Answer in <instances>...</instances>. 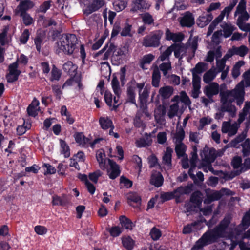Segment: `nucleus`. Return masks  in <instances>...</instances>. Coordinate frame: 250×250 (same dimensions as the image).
I'll return each instance as SVG.
<instances>
[{"label": "nucleus", "mask_w": 250, "mask_h": 250, "mask_svg": "<svg viewBox=\"0 0 250 250\" xmlns=\"http://www.w3.org/2000/svg\"><path fill=\"white\" fill-rule=\"evenodd\" d=\"M245 90L242 88V83H239L232 90H226L220 92L222 109L227 111L229 116L234 117L236 113V108L232 103L236 101L238 105H241L244 101Z\"/></svg>", "instance_id": "nucleus-1"}, {"label": "nucleus", "mask_w": 250, "mask_h": 250, "mask_svg": "<svg viewBox=\"0 0 250 250\" xmlns=\"http://www.w3.org/2000/svg\"><path fill=\"white\" fill-rule=\"evenodd\" d=\"M171 102L173 103L169 105L167 110V116L170 119L179 114L181 115L187 106L191 110V102L185 91H181L179 95L174 96Z\"/></svg>", "instance_id": "nucleus-2"}, {"label": "nucleus", "mask_w": 250, "mask_h": 250, "mask_svg": "<svg viewBox=\"0 0 250 250\" xmlns=\"http://www.w3.org/2000/svg\"><path fill=\"white\" fill-rule=\"evenodd\" d=\"M229 218H226L221 223V228H216L212 230L206 232L202 237L197 241L191 250H198L204 246L214 242L220 236L222 229L227 227L229 223Z\"/></svg>", "instance_id": "nucleus-3"}, {"label": "nucleus", "mask_w": 250, "mask_h": 250, "mask_svg": "<svg viewBox=\"0 0 250 250\" xmlns=\"http://www.w3.org/2000/svg\"><path fill=\"white\" fill-rule=\"evenodd\" d=\"M77 41V38L73 34L63 35L57 42L58 52L72 54L75 48Z\"/></svg>", "instance_id": "nucleus-4"}, {"label": "nucleus", "mask_w": 250, "mask_h": 250, "mask_svg": "<svg viewBox=\"0 0 250 250\" xmlns=\"http://www.w3.org/2000/svg\"><path fill=\"white\" fill-rule=\"evenodd\" d=\"M206 64L204 63H198L195 67L191 70L192 74V86L193 90L192 91L191 96L194 98L198 97L200 93L201 88V78L198 74H201L206 70Z\"/></svg>", "instance_id": "nucleus-5"}, {"label": "nucleus", "mask_w": 250, "mask_h": 250, "mask_svg": "<svg viewBox=\"0 0 250 250\" xmlns=\"http://www.w3.org/2000/svg\"><path fill=\"white\" fill-rule=\"evenodd\" d=\"M247 113L250 114L249 118L250 120V108H248L246 111L243 108V112L239 114V118L237 122L232 124H230V121H225L222 123L221 130L224 133H228L229 136H233L237 132L238 129L240 127V125L242 123L245 118Z\"/></svg>", "instance_id": "nucleus-6"}, {"label": "nucleus", "mask_w": 250, "mask_h": 250, "mask_svg": "<svg viewBox=\"0 0 250 250\" xmlns=\"http://www.w3.org/2000/svg\"><path fill=\"white\" fill-rule=\"evenodd\" d=\"M238 2V0H233L229 5L225 7V9L221 12V14L215 18L212 22L210 24L208 28V31L207 32V36H208L211 34L213 30L215 29L216 25L223 20L225 16H228L234 7Z\"/></svg>", "instance_id": "nucleus-7"}, {"label": "nucleus", "mask_w": 250, "mask_h": 250, "mask_svg": "<svg viewBox=\"0 0 250 250\" xmlns=\"http://www.w3.org/2000/svg\"><path fill=\"white\" fill-rule=\"evenodd\" d=\"M162 35V31H158L152 35L145 37L143 40V45L146 47L158 46Z\"/></svg>", "instance_id": "nucleus-8"}, {"label": "nucleus", "mask_w": 250, "mask_h": 250, "mask_svg": "<svg viewBox=\"0 0 250 250\" xmlns=\"http://www.w3.org/2000/svg\"><path fill=\"white\" fill-rule=\"evenodd\" d=\"M115 47L113 44H110L108 47L104 55L103 59L107 60L112 54L117 57H122L126 55L128 53V50L125 46L115 50Z\"/></svg>", "instance_id": "nucleus-9"}, {"label": "nucleus", "mask_w": 250, "mask_h": 250, "mask_svg": "<svg viewBox=\"0 0 250 250\" xmlns=\"http://www.w3.org/2000/svg\"><path fill=\"white\" fill-rule=\"evenodd\" d=\"M108 166L107 168V175L111 179H114L119 176L120 170L119 166L112 160H108Z\"/></svg>", "instance_id": "nucleus-10"}, {"label": "nucleus", "mask_w": 250, "mask_h": 250, "mask_svg": "<svg viewBox=\"0 0 250 250\" xmlns=\"http://www.w3.org/2000/svg\"><path fill=\"white\" fill-rule=\"evenodd\" d=\"M150 4L146 0H133L130 11L133 12L148 9Z\"/></svg>", "instance_id": "nucleus-11"}, {"label": "nucleus", "mask_w": 250, "mask_h": 250, "mask_svg": "<svg viewBox=\"0 0 250 250\" xmlns=\"http://www.w3.org/2000/svg\"><path fill=\"white\" fill-rule=\"evenodd\" d=\"M165 108L163 105H158L154 110V117L156 122L161 125L165 124Z\"/></svg>", "instance_id": "nucleus-12"}, {"label": "nucleus", "mask_w": 250, "mask_h": 250, "mask_svg": "<svg viewBox=\"0 0 250 250\" xmlns=\"http://www.w3.org/2000/svg\"><path fill=\"white\" fill-rule=\"evenodd\" d=\"M239 17L237 21V24L240 29L244 31H250V24H245L244 21H247L249 18L248 13L246 12L238 14Z\"/></svg>", "instance_id": "nucleus-13"}, {"label": "nucleus", "mask_w": 250, "mask_h": 250, "mask_svg": "<svg viewBox=\"0 0 250 250\" xmlns=\"http://www.w3.org/2000/svg\"><path fill=\"white\" fill-rule=\"evenodd\" d=\"M96 156L99 167L103 170H105L108 165V160L110 159L106 158L104 151L103 149L98 150Z\"/></svg>", "instance_id": "nucleus-14"}, {"label": "nucleus", "mask_w": 250, "mask_h": 250, "mask_svg": "<svg viewBox=\"0 0 250 250\" xmlns=\"http://www.w3.org/2000/svg\"><path fill=\"white\" fill-rule=\"evenodd\" d=\"M242 153L244 157L250 155V139H246L242 144ZM244 165L247 168H250V158H246Z\"/></svg>", "instance_id": "nucleus-15"}, {"label": "nucleus", "mask_w": 250, "mask_h": 250, "mask_svg": "<svg viewBox=\"0 0 250 250\" xmlns=\"http://www.w3.org/2000/svg\"><path fill=\"white\" fill-rule=\"evenodd\" d=\"M219 91V85L216 83H212L207 85L204 90V92L208 98H211L213 96L218 94Z\"/></svg>", "instance_id": "nucleus-16"}, {"label": "nucleus", "mask_w": 250, "mask_h": 250, "mask_svg": "<svg viewBox=\"0 0 250 250\" xmlns=\"http://www.w3.org/2000/svg\"><path fill=\"white\" fill-rule=\"evenodd\" d=\"M17 67L18 65L16 62L10 65L9 67V73L6 76L8 82L12 83L18 79L20 72L17 70Z\"/></svg>", "instance_id": "nucleus-17"}, {"label": "nucleus", "mask_w": 250, "mask_h": 250, "mask_svg": "<svg viewBox=\"0 0 250 250\" xmlns=\"http://www.w3.org/2000/svg\"><path fill=\"white\" fill-rule=\"evenodd\" d=\"M70 202L69 198L65 194L62 196L54 195L52 197V204L53 206H66Z\"/></svg>", "instance_id": "nucleus-18"}, {"label": "nucleus", "mask_w": 250, "mask_h": 250, "mask_svg": "<svg viewBox=\"0 0 250 250\" xmlns=\"http://www.w3.org/2000/svg\"><path fill=\"white\" fill-rule=\"evenodd\" d=\"M104 0H91L86 9L87 14H90L102 8L105 4Z\"/></svg>", "instance_id": "nucleus-19"}, {"label": "nucleus", "mask_w": 250, "mask_h": 250, "mask_svg": "<svg viewBox=\"0 0 250 250\" xmlns=\"http://www.w3.org/2000/svg\"><path fill=\"white\" fill-rule=\"evenodd\" d=\"M180 22L182 26L191 27L194 23V18L191 13L186 12Z\"/></svg>", "instance_id": "nucleus-20"}, {"label": "nucleus", "mask_w": 250, "mask_h": 250, "mask_svg": "<svg viewBox=\"0 0 250 250\" xmlns=\"http://www.w3.org/2000/svg\"><path fill=\"white\" fill-rule=\"evenodd\" d=\"M174 89L172 86H164L159 89L158 96L163 100L167 99L172 95Z\"/></svg>", "instance_id": "nucleus-21"}, {"label": "nucleus", "mask_w": 250, "mask_h": 250, "mask_svg": "<svg viewBox=\"0 0 250 250\" xmlns=\"http://www.w3.org/2000/svg\"><path fill=\"white\" fill-rule=\"evenodd\" d=\"M250 224V209L247 212L242 220L241 224L237 228L238 234L239 235L241 232L248 228Z\"/></svg>", "instance_id": "nucleus-22"}, {"label": "nucleus", "mask_w": 250, "mask_h": 250, "mask_svg": "<svg viewBox=\"0 0 250 250\" xmlns=\"http://www.w3.org/2000/svg\"><path fill=\"white\" fill-rule=\"evenodd\" d=\"M184 38V35L181 33H172L168 29L166 31V39L168 41L172 40L173 42H181Z\"/></svg>", "instance_id": "nucleus-23"}, {"label": "nucleus", "mask_w": 250, "mask_h": 250, "mask_svg": "<svg viewBox=\"0 0 250 250\" xmlns=\"http://www.w3.org/2000/svg\"><path fill=\"white\" fill-rule=\"evenodd\" d=\"M213 17L211 14L203 13L197 20V24L201 27H204L208 25L212 20Z\"/></svg>", "instance_id": "nucleus-24"}, {"label": "nucleus", "mask_w": 250, "mask_h": 250, "mask_svg": "<svg viewBox=\"0 0 250 250\" xmlns=\"http://www.w3.org/2000/svg\"><path fill=\"white\" fill-rule=\"evenodd\" d=\"M172 46H173V51L175 57L180 59L186 55L187 47L184 45L174 44L172 45Z\"/></svg>", "instance_id": "nucleus-25"}, {"label": "nucleus", "mask_w": 250, "mask_h": 250, "mask_svg": "<svg viewBox=\"0 0 250 250\" xmlns=\"http://www.w3.org/2000/svg\"><path fill=\"white\" fill-rule=\"evenodd\" d=\"M150 183L156 187H161L163 183V178L159 172H153L151 175Z\"/></svg>", "instance_id": "nucleus-26"}, {"label": "nucleus", "mask_w": 250, "mask_h": 250, "mask_svg": "<svg viewBox=\"0 0 250 250\" xmlns=\"http://www.w3.org/2000/svg\"><path fill=\"white\" fill-rule=\"evenodd\" d=\"M205 150H204L200 154L202 160L205 162L212 163L218 156H220L214 148H211L209 150L208 156L205 154Z\"/></svg>", "instance_id": "nucleus-27"}, {"label": "nucleus", "mask_w": 250, "mask_h": 250, "mask_svg": "<svg viewBox=\"0 0 250 250\" xmlns=\"http://www.w3.org/2000/svg\"><path fill=\"white\" fill-rule=\"evenodd\" d=\"M39 101L37 100L36 99L34 98L31 103V104L29 105L27 108V111L28 114L30 116L35 117L38 114V112L40 110L39 105Z\"/></svg>", "instance_id": "nucleus-28"}, {"label": "nucleus", "mask_w": 250, "mask_h": 250, "mask_svg": "<svg viewBox=\"0 0 250 250\" xmlns=\"http://www.w3.org/2000/svg\"><path fill=\"white\" fill-rule=\"evenodd\" d=\"M99 122L101 128L104 130H107L109 128L113 129L114 128L112 121L107 117H100Z\"/></svg>", "instance_id": "nucleus-29"}, {"label": "nucleus", "mask_w": 250, "mask_h": 250, "mask_svg": "<svg viewBox=\"0 0 250 250\" xmlns=\"http://www.w3.org/2000/svg\"><path fill=\"white\" fill-rule=\"evenodd\" d=\"M217 74L215 68H211L204 74L203 78V81L206 83H208L215 79Z\"/></svg>", "instance_id": "nucleus-30"}, {"label": "nucleus", "mask_w": 250, "mask_h": 250, "mask_svg": "<svg viewBox=\"0 0 250 250\" xmlns=\"http://www.w3.org/2000/svg\"><path fill=\"white\" fill-rule=\"evenodd\" d=\"M202 201V195L200 192L196 191L194 192L190 198V203L194 206V208H199Z\"/></svg>", "instance_id": "nucleus-31"}, {"label": "nucleus", "mask_w": 250, "mask_h": 250, "mask_svg": "<svg viewBox=\"0 0 250 250\" xmlns=\"http://www.w3.org/2000/svg\"><path fill=\"white\" fill-rule=\"evenodd\" d=\"M34 5V4L33 2L30 0H25L21 1L18 6L19 12L26 13L27 10L32 8Z\"/></svg>", "instance_id": "nucleus-32"}, {"label": "nucleus", "mask_w": 250, "mask_h": 250, "mask_svg": "<svg viewBox=\"0 0 250 250\" xmlns=\"http://www.w3.org/2000/svg\"><path fill=\"white\" fill-rule=\"evenodd\" d=\"M63 69L66 73L73 75L76 72L77 66L73 64L72 62L68 61L63 64Z\"/></svg>", "instance_id": "nucleus-33"}, {"label": "nucleus", "mask_w": 250, "mask_h": 250, "mask_svg": "<svg viewBox=\"0 0 250 250\" xmlns=\"http://www.w3.org/2000/svg\"><path fill=\"white\" fill-rule=\"evenodd\" d=\"M191 155L192 157L190 160V168L189 170L188 174L192 179H194L195 178V175L193 174V170L196 167V164L198 157L197 154L191 153Z\"/></svg>", "instance_id": "nucleus-34"}, {"label": "nucleus", "mask_w": 250, "mask_h": 250, "mask_svg": "<svg viewBox=\"0 0 250 250\" xmlns=\"http://www.w3.org/2000/svg\"><path fill=\"white\" fill-rule=\"evenodd\" d=\"M135 91L136 88H135L134 85L131 83H130L128 85L127 90L128 101L133 104H135Z\"/></svg>", "instance_id": "nucleus-35"}, {"label": "nucleus", "mask_w": 250, "mask_h": 250, "mask_svg": "<svg viewBox=\"0 0 250 250\" xmlns=\"http://www.w3.org/2000/svg\"><path fill=\"white\" fill-rule=\"evenodd\" d=\"M221 27L223 31V36L225 38L229 37L235 29L234 26L230 23H223Z\"/></svg>", "instance_id": "nucleus-36"}, {"label": "nucleus", "mask_w": 250, "mask_h": 250, "mask_svg": "<svg viewBox=\"0 0 250 250\" xmlns=\"http://www.w3.org/2000/svg\"><path fill=\"white\" fill-rule=\"evenodd\" d=\"M244 64L243 61H239L233 66L231 70V75L233 78H237L240 75V68Z\"/></svg>", "instance_id": "nucleus-37"}, {"label": "nucleus", "mask_w": 250, "mask_h": 250, "mask_svg": "<svg viewBox=\"0 0 250 250\" xmlns=\"http://www.w3.org/2000/svg\"><path fill=\"white\" fill-rule=\"evenodd\" d=\"M173 150L169 147L166 148L164 155L163 157V162L168 167H170L171 162V155Z\"/></svg>", "instance_id": "nucleus-38"}, {"label": "nucleus", "mask_w": 250, "mask_h": 250, "mask_svg": "<svg viewBox=\"0 0 250 250\" xmlns=\"http://www.w3.org/2000/svg\"><path fill=\"white\" fill-rule=\"evenodd\" d=\"M123 246L127 250H131L134 246V241L129 236H124L122 238Z\"/></svg>", "instance_id": "nucleus-39"}, {"label": "nucleus", "mask_w": 250, "mask_h": 250, "mask_svg": "<svg viewBox=\"0 0 250 250\" xmlns=\"http://www.w3.org/2000/svg\"><path fill=\"white\" fill-rule=\"evenodd\" d=\"M184 137L185 131L184 129L181 127H177L174 137L175 143H182Z\"/></svg>", "instance_id": "nucleus-40"}, {"label": "nucleus", "mask_w": 250, "mask_h": 250, "mask_svg": "<svg viewBox=\"0 0 250 250\" xmlns=\"http://www.w3.org/2000/svg\"><path fill=\"white\" fill-rule=\"evenodd\" d=\"M232 48L234 54L242 57H244L249 50L248 47L245 45H241L240 47H233Z\"/></svg>", "instance_id": "nucleus-41"}, {"label": "nucleus", "mask_w": 250, "mask_h": 250, "mask_svg": "<svg viewBox=\"0 0 250 250\" xmlns=\"http://www.w3.org/2000/svg\"><path fill=\"white\" fill-rule=\"evenodd\" d=\"M111 85L115 94L117 96H119L121 93V89L119 81L116 77H113L111 81Z\"/></svg>", "instance_id": "nucleus-42"}, {"label": "nucleus", "mask_w": 250, "mask_h": 250, "mask_svg": "<svg viewBox=\"0 0 250 250\" xmlns=\"http://www.w3.org/2000/svg\"><path fill=\"white\" fill-rule=\"evenodd\" d=\"M120 223L122 226L127 229H132L133 227L132 222L125 216H122L120 218Z\"/></svg>", "instance_id": "nucleus-43"}, {"label": "nucleus", "mask_w": 250, "mask_h": 250, "mask_svg": "<svg viewBox=\"0 0 250 250\" xmlns=\"http://www.w3.org/2000/svg\"><path fill=\"white\" fill-rule=\"evenodd\" d=\"M160 79V74L158 68L154 69L152 74V84L154 87H158Z\"/></svg>", "instance_id": "nucleus-44"}, {"label": "nucleus", "mask_w": 250, "mask_h": 250, "mask_svg": "<svg viewBox=\"0 0 250 250\" xmlns=\"http://www.w3.org/2000/svg\"><path fill=\"white\" fill-rule=\"evenodd\" d=\"M61 149L60 151L62 154L64 155L65 157H68L70 156V150L68 146L66 143L61 140L60 141Z\"/></svg>", "instance_id": "nucleus-45"}, {"label": "nucleus", "mask_w": 250, "mask_h": 250, "mask_svg": "<svg viewBox=\"0 0 250 250\" xmlns=\"http://www.w3.org/2000/svg\"><path fill=\"white\" fill-rule=\"evenodd\" d=\"M74 138L77 143L80 145L83 146L88 142V139L84 137L82 133H76L74 135Z\"/></svg>", "instance_id": "nucleus-46"}, {"label": "nucleus", "mask_w": 250, "mask_h": 250, "mask_svg": "<svg viewBox=\"0 0 250 250\" xmlns=\"http://www.w3.org/2000/svg\"><path fill=\"white\" fill-rule=\"evenodd\" d=\"M152 142L150 138L147 137L146 139L141 138L136 142V145L138 147H145L149 146Z\"/></svg>", "instance_id": "nucleus-47"}, {"label": "nucleus", "mask_w": 250, "mask_h": 250, "mask_svg": "<svg viewBox=\"0 0 250 250\" xmlns=\"http://www.w3.org/2000/svg\"><path fill=\"white\" fill-rule=\"evenodd\" d=\"M149 235L151 238L154 241H156L162 236L161 231L156 227H153L150 230Z\"/></svg>", "instance_id": "nucleus-48"}, {"label": "nucleus", "mask_w": 250, "mask_h": 250, "mask_svg": "<svg viewBox=\"0 0 250 250\" xmlns=\"http://www.w3.org/2000/svg\"><path fill=\"white\" fill-rule=\"evenodd\" d=\"M212 121L211 118L209 116L201 118L199 122L198 129L202 130L206 125L210 124Z\"/></svg>", "instance_id": "nucleus-49"}, {"label": "nucleus", "mask_w": 250, "mask_h": 250, "mask_svg": "<svg viewBox=\"0 0 250 250\" xmlns=\"http://www.w3.org/2000/svg\"><path fill=\"white\" fill-rule=\"evenodd\" d=\"M221 197V192L220 191H214L208 194V198L205 200L204 202H208L214 200L219 199Z\"/></svg>", "instance_id": "nucleus-50"}, {"label": "nucleus", "mask_w": 250, "mask_h": 250, "mask_svg": "<svg viewBox=\"0 0 250 250\" xmlns=\"http://www.w3.org/2000/svg\"><path fill=\"white\" fill-rule=\"evenodd\" d=\"M186 149V146L183 143H175V151L179 157L184 155Z\"/></svg>", "instance_id": "nucleus-51"}, {"label": "nucleus", "mask_w": 250, "mask_h": 250, "mask_svg": "<svg viewBox=\"0 0 250 250\" xmlns=\"http://www.w3.org/2000/svg\"><path fill=\"white\" fill-rule=\"evenodd\" d=\"M20 16L22 19L24 24L26 25H29L34 22L33 18L27 13H20Z\"/></svg>", "instance_id": "nucleus-52"}, {"label": "nucleus", "mask_w": 250, "mask_h": 250, "mask_svg": "<svg viewBox=\"0 0 250 250\" xmlns=\"http://www.w3.org/2000/svg\"><path fill=\"white\" fill-rule=\"evenodd\" d=\"M143 22L146 24L151 25L154 22L153 16L149 13H145L142 15Z\"/></svg>", "instance_id": "nucleus-53"}, {"label": "nucleus", "mask_w": 250, "mask_h": 250, "mask_svg": "<svg viewBox=\"0 0 250 250\" xmlns=\"http://www.w3.org/2000/svg\"><path fill=\"white\" fill-rule=\"evenodd\" d=\"M226 61H225L223 59H216V67L215 69H216V72H217V73H220L221 71H222V70L226 69Z\"/></svg>", "instance_id": "nucleus-54"}, {"label": "nucleus", "mask_w": 250, "mask_h": 250, "mask_svg": "<svg viewBox=\"0 0 250 250\" xmlns=\"http://www.w3.org/2000/svg\"><path fill=\"white\" fill-rule=\"evenodd\" d=\"M198 168H202L204 171L205 172H208V171H210L212 173H215L211 166V163L208 162H205L203 161L201 166H199Z\"/></svg>", "instance_id": "nucleus-55"}, {"label": "nucleus", "mask_w": 250, "mask_h": 250, "mask_svg": "<svg viewBox=\"0 0 250 250\" xmlns=\"http://www.w3.org/2000/svg\"><path fill=\"white\" fill-rule=\"evenodd\" d=\"M172 45L168 47L159 57V59L161 61H164L168 58L173 51Z\"/></svg>", "instance_id": "nucleus-56"}, {"label": "nucleus", "mask_w": 250, "mask_h": 250, "mask_svg": "<svg viewBox=\"0 0 250 250\" xmlns=\"http://www.w3.org/2000/svg\"><path fill=\"white\" fill-rule=\"evenodd\" d=\"M246 12H247L246 11V3L244 0H242L237 7L235 16H236L239 14L243 13Z\"/></svg>", "instance_id": "nucleus-57"}, {"label": "nucleus", "mask_w": 250, "mask_h": 250, "mask_svg": "<svg viewBox=\"0 0 250 250\" xmlns=\"http://www.w3.org/2000/svg\"><path fill=\"white\" fill-rule=\"evenodd\" d=\"M35 232L40 235H43L47 233L48 231L47 229L43 226L38 225L34 227Z\"/></svg>", "instance_id": "nucleus-58"}, {"label": "nucleus", "mask_w": 250, "mask_h": 250, "mask_svg": "<svg viewBox=\"0 0 250 250\" xmlns=\"http://www.w3.org/2000/svg\"><path fill=\"white\" fill-rule=\"evenodd\" d=\"M154 58V56L151 54H148L144 56L141 61L142 67L144 68L145 64H149Z\"/></svg>", "instance_id": "nucleus-59"}, {"label": "nucleus", "mask_w": 250, "mask_h": 250, "mask_svg": "<svg viewBox=\"0 0 250 250\" xmlns=\"http://www.w3.org/2000/svg\"><path fill=\"white\" fill-rule=\"evenodd\" d=\"M198 39L196 37L190 38L188 41V44L192 50L193 53L195 52V50L197 48L198 45Z\"/></svg>", "instance_id": "nucleus-60"}, {"label": "nucleus", "mask_w": 250, "mask_h": 250, "mask_svg": "<svg viewBox=\"0 0 250 250\" xmlns=\"http://www.w3.org/2000/svg\"><path fill=\"white\" fill-rule=\"evenodd\" d=\"M171 63L169 62L163 63L159 66L160 69L162 71L164 75L166 76L168 71L171 69Z\"/></svg>", "instance_id": "nucleus-61"}, {"label": "nucleus", "mask_w": 250, "mask_h": 250, "mask_svg": "<svg viewBox=\"0 0 250 250\" xmlns=\"http://www.w3.org/2000/svg\"><path fill=\"white\" fill-rule=\"evenodd\" d=\"M173 198H179L182 194H186L187 190L185 188L180 187L176 190L172 191Z\"/></svg>", "instance_id": "nucleus-62"}, {"label": "nucleus", "mask_w": 250, "mask_h": 250, "mask_svg": "<svg viewBox=\"0 0 250 250\" xmlns=\"http://www.w3.org/2000/svg\"><path fill=\"white\" fill-rule=\"evenodd\" d=\"M131 25L128 24L125 25L121 32V35L122 36H131Z\"/></svg>", "instance_id": "nucleus-63"}, {"label": "nucleus", "mask_w": 250, "mask_h": 250, "mask_svg": "<svg viewBox=\"0 0 250 250\" xmlns=\"http://www.w3.org/2000/svg\"><path fill=\"white\" fill-rule=\"evenodd\" d=\"M29 30L28 29H25L20 38L21 43L22 44L26 43L29 39Z\"/></svg>", "instance_id": "nucleus-64"}]
</instances>
